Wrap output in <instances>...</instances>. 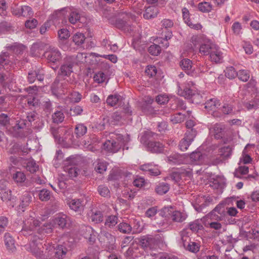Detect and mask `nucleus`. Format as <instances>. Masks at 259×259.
<instances>
[{
  "mask_svg": "<svg viewBox=\"0 0 259 259\" xmlns=\"http://www.w3.org/2000/svg\"><path fill=\"white\" fill-rule=\"evenodd\" d=\"M239 80L246 82L250 78L249 71L247 70H240L238 72L237 76Z\"/></svg>",
  "mask_w": 259,
  "mask_h": 259,
  "instance_id": "obj_43",
  "label": "nucleus"
},
{
  "mask_svg": "<svg viewBox=\"0 0 259 259\" xmlns=\"http://www.w3.org/2000/svg\"><path fill=\"white\" fill-rule=\"evenodd\" d=\"M120 99L121 97L119 95H111L108 96L106 102L109 105L113 107L116 105Z\"/></svg>",
  "mask_w": 259,
  "mask_h": 259,
  "instance_id": "obj_44",
  "label": "nucleus"
},
{
  "mask_svg": "<svg viewBox=\"0 0 259 259\" xmlns=\"http://www.w3.org/2000/svg\"><path fill=\"white\" fill-rule=\"evenodd\" d=\"M220 105V101L216 98L207 100L205 103V108L209 110H212Z\"/></svg>",
  "mask_w": 259,
  "mask_h": 259,
  "instance_id": "obj_32",
  "label": "nucleus"
},
{
  "mask_svg": "<svg viewBox=\"0 0 259 259\" xmlns=\"http://www.w3.org/2000/svg\"><path fill=\"white\" fill-rule=\"evenodd\" d=\"M98 191L100 195L104 197H109L110 193L108 188L104 185H100L98 188Z\"/></svg>",
  "mask_w": 259,
  "mask_h": 259,
  "instance_id": "obj_56",
  "label": "nucleus"
},
{
  "mask_svg": "<svg viewBox=\"0 0 259 259\" xmlns=\"http://www.w3.org/2000/svg\"><path fill=\"white\" fill-rule=\"evenodd\" d=\"M9 54L7 52L4 53L0 55V70L5 68L10 62Z\"/></svg>",
  "mask_w": 259,
  "mask_h": 259,
  "instance_id": "obj_42",
  "label": "nucleus"
},
{
  "mask_svg": "<svg viewBox=\"0 0 259 259\" xmlns=\"http://www.w3.org/2000/svg\"><path fill=\"white\" fill-rule=\"evenodd\" d=\"M24 153L23 155L25 153H27V150H25L22 146L19 143H15L12 147L9 149V152L11 154H15L19 152Z\"/></svg>",
  "mask_w": 259,
  "mask_h": 259,
  "instance_id": "obj_38",
  "label": "nucleus"
},
{
  "mask_svg": "<svg viewBox=\"0 0 259 259\" xmlns=\"http://www.w3.org/2000/svg\"><path fill=\"white\" fill-rule=\"evenodd\" d=\"M219 150L221 156L228 158L232 154V149L230 146H228L220 148Z\"/></svg>",
  "mask_w": 259,
  "mask_h": 259,
  "instance_id": "obj_55",
  "label": "nucleus"
},
{
  "mask_svg": "<svg viewBox=\"0 0 259 259\" xmlns=\"http://www.w3.org/2000/svg\"><path fill=\"white\" fill-rule=\"evenodd\" d=\"M1 197L3 201H11L14 199V196L12 195V191L8 189L7 191L3 190L1 193Z\"/></svg>",
  "mask_w": 259,
  "mask_h": 259,
  "instance_id": "obj_49",
  "label": "nucleus"
},
{
  "mask_svg": "<svg viewBox=\"0 0 259 259\" xmlns=\"http://www.w3.org/2000/svg\"><path fill=\"white\" fill-rule=\"evenodd\" d=\"M87 132V127L82 123L77 124L74 129V134L77 138H80L84 135Z\"/></svg>",
  "mask_w": 259,
  "mask_h": 259,
  "instance_id": "obj_31",
  "label": "nucleus"
},
{
  "mask_svg": "<svg viewBox=\"0 0 259 259\" xmlns=\"http://www.w3.org/2000/svg\"><path fill=\"white\" fill-rule=\"evenodd\" d=\"M189 228L192 231L197 232L203 228V226L198 220H196L189 223Z\"/></svg>",
  "mask_w": 259,
  "mask_h": 259,
  "instance_id": "obj_53",
  "label": "nucleus"
},
{
  "mask_svg": "<svg viewBox=\"0 0 259 259\" xmlns=\"http://www.w3.org/2000/svg\"><path fill=\"white\" fill-rule=\"evenodd\" d=\"M100 242L109 249L114 248L115 243V237L106 231H102L99 235Z\"/></svg>",
  "mask_w": 259,
  "mask_h": 259,
  "instance_id": "obj_7",
  "label": "nucleus"
},
{
  "mask_svg": "<svg viewBox=\"0 0 259 259\" xmlns=\"http://www.w3.org/2000/svg\"><path fill=\"white\" fill-rule=\"evenodd\" d=\"M158 13V10L157 8L150 6L146 9L143 17L146 19L154 18L157 16Z\"/></svg>",
  "mask_w": 259,
  "mask_h": 259,
  "instance_id": "obj_24",
  "label": "nucleus"
},
{
  "mask_svg": "<svg viewBox=\"0 0 259 259\" xmlns=\"http://www.w3.org/2000/svg\"><path fill=\"white\" fill-rule=\"evenodd\" d=\"M91 219L92 222L95 223H98L103 221V215L102 212L99 210H96L93 212L91 216Z\"/></svg>",
  "mask_w": 259,
  "mask_h": 259,
  "instance_id": "obj_40",
  "label": "nucleus"
},
{
  "mask_svg": "<svg viewBox=\"0 0 259 259\" xmlns=\"http://www.w3.org/2000/svg\"><path fill=\"white\" fill-rule=\"evenodd\" d=\"M40 222L34 218L28 219L24 223L21 231V233L24 236H30V244L38 246L40 241L42 240L44 236L40 233L38 235L33 234L36 227L39 226Z\"/></svg>",
  "mask_w": 259,
  "mask_h": 259,
  "instance_id": "obj_1",
  "label": "nucleus"
},
{
  "mask_svg": "<svg viewBox=\"0 0 259 259\" xmlns=\"http://www.w3.org/2000/svg\"><path fill=\"white\" fill-rule=\"evenodd\" d=\"M148 51L151 55L158 56L161 52V48L158 45L153 44L149 47Z\"/></svg>",
  "mask_w": 259,
  "mask_h": 259,
  "instance_id": "obj_52",
  "label": "nucleus"
},
{
  "mask_svg": "<svg viewBox=\"0 0 259 259\" xmlns=\"http://www.w3.org/2000/svg\"><path fill=\"white\" fill-rule=\"evenodd\" d=\"M187 218V214L184 212L178 210L173 211L171 216V220L172 222L176 223H182Z\"/></svg>",
  "mask_w": 259,
  "mask_h": 259,
  "instance_id": "obj_20",
  "label": "nucleus"
},
{
  "mask_svg": "<svg viewBox=\"0 0 259 259\" xmlns=\"http://www.w3.org/2000/svg\"><path fill=\"white\" fill-rule=\"evenodd\" d=\"M215 46L216 45L211 42L202 44L200 47L199 52L204 55H210V52H212L213 49H215Z\"/></svg>",
  "mask_w": 259,
  "mask_h": 259,
  "instance_id": "obj_27",
  "label": "nucleus"
},
{
  "mask_svg": "<svg viewBox=\"0 0 259 259\" xmlns=\"http://www.w3.org/2000/svg\"><path fill=\"white\" fill-rule=\"evenodd\" d=\"M180 66L183 70L188 74L191 76L196 75V72H194L193 68L192 62L189 59H184L180 63Z\"/></svg>",
  "mask_w": 259,
  "mask_h": 259,
  "instance_id": "obj_15",
  "label": "nucleus"
},
{
  "mask_svg": "<svg viewBox=\"0 0 259 259\" xmlns=\"http://www.w3.org/2000/svg\"><path fill=\"white\" fill-rule=\"evenodd\" d=\"M27 104L29 107L32 109V108H35L36 107L39 106L40 103L38 99L32 97L28 98Z\"/></svg>",
  "mask_w": 259,
  "mask_h": 259,
  "instance_id": "obj_62",
  "label": "nucleus"
},
{
  "mask_svg": "<svg viewBox=\"0 0 259 259\" xmlns=\"http://www.w3.org/2000/svg\"><path fill=\"white\" fill-rule=\"evenodd\" d=\"M190 157L195 164H201L203 162L204 155L200 152H193L190 154Z\"/></svg>",
  "mask_w": 259,
  "mask_h": 259,
  "instance_id": "obj_30",
  "label": "nucleus"
},
{
  "mask_svg": "<svg viewBox=\"0 0 259 259\" xmlns=\"http://www.w3.org/2000/svg\"><path fill=\"white\" fill-rule=\"evenodd\" d=\"M60 11H65L69 14L68 20L70 23L74 24L79 21L80 18V14L78 10L73 8H65Z\"/></svg>",
  "mask_w": 259,
  "mask_h": 259,
  "instance_id": "obj_14",
  "label": "nucleus"
},
{
  "mask_svg": "<svg viewBox=\"0 0 259 259\" xmlns=\"http://www.w3.org/2000/svg\"><path fill=\"white\" fill-rule=\"evenodd\" d=\"M82 112V108L80 106L76 105L70 109V114L72 116H77L80 115Z\"/></svg>",
  "mask_w": 259,
  "mask_h": 259,
  "instance_id": "obj_63",
  "label": "nucleus"
},
{
  "mask_svg": "<svg viewBox=\"0 0 259 259\" xmlns=\"http://www.w3.org/2000/svg\"><path fill=\"white\" fill-rule=\"evenodd\" d=\"M198 8L199 11L203 13H208L212 10L211 5L206 2L199 3Z\"/></svg>",
  "mask_w": 259,
  "mask_h": 259,
  "instance_id": "obj_46",
  "label": "nucleus"
},
{
  "mask_svg": "<svg viewBox=\"0 0 259 259\" xmlns=\"http://www.w3.org/2000/svg\"><path fill=\"white\" fill-rule=\"evenodd\" d=\"M209 57L211 61L215 63L220 62L223 58L222 53L219 51L217 46L215 47V49H213L212 52H210Z\"/></svg>",
  "mask_w": 259,
  "mask_h": 259,
  "instance_id": "obj_28",
  "label": "nucleus"
},
{
  "mask_svg": "<svg viewBox=\"0 0 259 259\" xmlns=\"http://www.w3.org/2000/svg\"><path fill=\"white\" fill-rule=\"evenodd\" d=\"M194 92L192 90L188 88H185L183 89L179 88L178 90V93L180 96L187 99H190Z\"/></svg>",
  "mask_w": 259,
  "mask_h": 259,
  "instance_id": "obj_39",
  "label": "nucleus"
},
{
  "mask_svg": "<svg viewBox=\"0 0 259 259\" xmlns=\"http://www.w3.org/2000/svg\"><path fill=\"white\" fill-rule=\"evenodd\" d=\"M13 179L18 185H22L25 182L26 177L24 173L21 171H17L13 175Z\"/></svg>",
  "mask_w": 259,
  "mask_h": 259,
  "instance_id": "obj_29",
  "label": "nucleus"
},
{
  "mask_svg": "<svg viewBox=\"0 0 259 259\" xmlns=\"http://www.w3.org/2000/svg\"><path fill=\"white\" fill-rule=\"evenodd\" d=\"M172 207H164L161 209L160 214L164 218H171L173 212Z\"/></svg>",
  "mask_w": 259,
  "mask_h": 259,
  "instance_id": "obj_59",
  "label": "nucleus"
},
{
  "mask_svg": "<svg viewBox=\"0 0 259 259\" xmlns=\"http://www.w3.org/2000/svg\"><path fill=\"white\" fill-rule=\"evenodd\" d=\"M104 149L109 152L114 153L117 152L121 149V145L111 138L106 141L104 144Z\"/></svg>",
  "mask_w": 259,
  "mask_h": 259,
  "instance_id": "obj_16",
  "label": "nucleus"
},
{
  "mask_svg": "<svg viewBox=\"0 0 259 259\" xmlns=\"http://www.w3.org/2000/svg\"><path fill=\"white\" fill-rule=\"evenodd\" d=\"M192 174V170L189 168H181L179 171H175L171 174L169 178L175 183H179L183 177H190Z\"/></svg>",
  "mask_w": 259,
  "mask_h": 259,
  "instance_id": "obj_11",
  "label": "nucleus"
},
{
  "mask_svg": "<svg viewBox=\"0 0 259 259\" xmlns=\"http://www.w3.org/2000/svg\"><path fill=\"white\" fill-rule=\"evenodd\" d=\"M132 17V14L129 13H121L119 18L115 21V26L117 28L121 29L124 31L130 32L133 29L128 23L130 18Z\"/></svg>",
  "mask_w": 259,
  "mask_h": 259,
  "instance_id": "obj_4",
  "label": "nucleus"
},
{
  "mask_svg": "<svg viewBox=\"0 0 259 259\" xmlns=\"http://www.w3.org/2000/svg\"><path fill=\"white\" fill-rule=\"evenodd\" d=\"M69 207L75 211L81 212L83 209V205L79 199H72L68 202Z\"/></svg>",
  "mask_w": 259,
  "mask_h": 259,
  "instance_id": "obj_23",
  "label": "nucleus"
},
{
  "mask_svg": "<svg viewBox=\"0 0 259 259\" xmlns=\"http://www.w3.org/2000/svg\"><path fill=\"white\" fill-rule=\"evenodd\" d=\"M169 190V185L167 183H161L156 186L155 188L156 192L159 195H163L166 193Z\"/></svg>",
  "mask_w": 259,
  "mask_h": 259,
  "instance_id": "obj_34",
  "label": "nucleus"
},
{
  "mask_svg": "<svg viewBox=\"0 0 259 259\" xmlns=\"http://www.w3.org/2000/svg\"><path fill=\"white\" fill-rule=\"evenodd\" d=\"M185 119V115L181 113L171 115L170 120L173 123H181Z\"/></svg>",
  "mask_w": 259,
  "mask_h": 259,
  "instance_id": "obj_50",
  "label": "nucleus"
},
{
  "mask_svg": "<svg viewBox=\"0 0 259 259\" xmlns=\"http://www.w3.org/2000/svg\"><path fill=\"white\" fill-rule=\"evenodd\" d=\"M156 136V134L151 132H146L141 137V142L147 145L149 151L153 153H161L163 150V145L159 142L153 141L150 140V138Z\"/></svg>",
  "mask_w": 259,
  "mask_h": 259,
  "instance_id": "obj_2",
  "label": "nucleus"
},
{
  "mask_svg": "<svg viewBox=\"0 0 259 259\" xmlns=\"http://www.w3.org/2000/svg\"><path fill=\"white\" fill-rule=\"evenodd\" d=\"M226 209H227V207H225L224 204H219L211 212L210 216L212 217L213 215L214 217L216 215V218H213L214 219L222 221L226 216Z\"/></svg>",
  "mask_w": 259,
  "mask_h": 259,
  "instance_id": "obj_13",
  "label": "nucleus"
},
{
  "mask_svg": "<svg viewBox=\"0 0 259 259\" xmlns=\"http://www.w3.org/2000/svg\"><path fill=\"white\" fill-rule=\"evenodd\" d=\"M67 57L70 58V61L72 62L74 65L84 63L86 62L87 55L84 53H78L76 56H69Z\"/></svg>",
  "mask_w": 259,
  "mask_h": 259,
  "instance_id": "obj_26",
  "label": "nucleus"
},
{
  "mask_svg": "<svg viewBox=\"0 0 259 259\" xmlns=\"http://www.w3.org/2000/svg\"><path fill=\"white\" fill-rule=\"evenodd\" d=\"M5 243L8 249L12 251L15 249L14 240L9 233L5 235Z\"/></svg>",
  "mask_w": 259,
  "mask_h": 259,
  "instance_id": "obj_33",
  "label": "nucleus"
},
{
  "mask_svg": "<svg viewBox=\"0 0 259 259\" xmlns=\"http://www.w3.org/2000/svg\"><path fill=\"white\" fill-rule=\"evenodd\" d=\"M140 245L145 249H153L157 246V240L152 236L147 235L138 238Z\"/></svg>",
  "mask_w": 259,
  "mask_h": 259,
  "instance_id": "obj_8",
  "label": "nucleus"
},
{
  "mask_svg": "<svg viewBox=\"0 0 259 259\" xmlns=\"http://www.w3.org/2000/svg\"><path fill=\"white\" fill-rule=\"evenodd\" d=\"M168 160L172 163L180 164L183 163V157L180 154H174L168 157Z\"/></svg>",
  "mask_w": 259,
  "mask_h": 259,
  "instance_id": "obj_45",
  "label": "nucleus"
},
{
  "mask_svg": "<svg viewBox=\"0 0 259 259\" xmlns=\"http://www.w3.org/2000/svg\"><path fill=\"white\" fill-rule=\"evenodd\" d=\"M64 170L68 172L70 177H76L79 172V169L75 166L68 165L65 167Z\"/></svg>",
  "mask_w": 259,
  "mask_h": 259,
  "instance_id": "obj_37",
  "label": "nucleus"
},
{
  "mask_svg": "<svg viewBox=\"0 0 259 259\" xmlns=\"http://www.w3.org/2000/svg\"><path fill=\"white\" fill-rule=\"evenodd\" d=\"M32 9L27 6L21 7V16L24 17H30L33 15Z\"/></svg>",
  "mask_w": 259,
  "mask_h": 259,
  "instance_id": "obj_51",
  "label": "nucleus"
},
{
  "mask_svg": "<svg viewBox=\"0 0 259 259\" xmlns=\"http://www.w3.org/2000/svg\"><path fill=\"white\" fill-rule=\"evenodd\" d=\"M238 72H237L233 67H227L225 70V75L227 77L230 79L234 78L237 76Z\"/></svg>",
  "mask_w": 259,
  "mask_h": 259,
  "instance_id": "obj_57",
  "label": "nucleus"
},
{
  "mask_svg": "<svg viewBox=\"0 0 259 259\" xmlns=\"http://www.w3.org/2000/svg\"><path fill=\"white\" fill-rule=\"evenodd\" d=\"M38 197L42 201H47L51 198V192L47 189H43L39 191Z\"/></svg>",
  "mask_w": 259,
  "mask_h": 259,
  "instance_id": "obj_41",
  "label": "nucleus"
},
{
  "mask_svg": "<svg viewBox=\"0 0 259 259\" xmlns=\"http://www.w3.org/2000/svg\"><path fill=\"white\" fill-rule=\"evenodd\" d=\"M196 135L197 131L196 130H187L184 138L180 141L179 144L181 150L184 151L187 150L192 142L194 141Z\"/></svg>",
  "mask_w": 259,
  "mask_h": 259,
  "instance_id": "obj_5",
  "label": "nucleus"
},
{
  "mask_svg": "<svg viewBox=\"0 0 259 259\" xmlns=\"http://www.w3.org/2000/svg\"><path fill=\"white\" fill-rule=\"evenodd\" d=\"M30 251L36 257H41L43 255V252L39 248V247L36 245H33L30 244Z\"/></svg>",
  "mask_w": 259,
  "mask_h": 259,
  "instance_id": "obj_58",
  "label": "nucleus"
},
{
  "mask_svg": "<svg viewBox=\"0 0 259 259\" xmlns=\"http://www.w3.org/2000/svg\"><path fill=\"white\" fill-rule=\"evenodd\" d=\"M64 119V115L61 111H57L52 115V119L54 123L62 122Z\"/></svg>",
  "mask_w": 259,
  "mask_h": 259,
  "instance_id": "obj_47",
  "label": "nucleus"
},
{
  "mask_svg": "<svg viewBox=\"0 0 259 259\" xmlns=\"http://www.w3.org/2000/svg\"><path fill=\"white\" fill-rule=\"evenodd\" d=\"M44 55L48 62L54 64L59 62L62 58L61 52L57 49L51 46L48 47Z\"/></svg>",
  "mask_w": 259,
  "mask_h": 259,
  "instance_id": "obj_6",
  "label": "nucleus"
},
{
  "mask_svg": "<svg viewBox=\"0 0 259 259\" xmlns=\"http://www.w3.org/2000/svg\"><path fill=\"white\" fill-rule=\"evenodd\" d=\"M31 201V196L30 194L28 192H25L21 197L19 209H20L21 208L22 211H24V209L29 205Z\"/></svg>",
  "mask_w": 259,
  "mask_h": 259,
  "instance_id": "obj_21",
  "label": "nucleus"
},
{
  "mask_svg": "<svg viewBox=\"0 0 259 259\" xmlns=\"http://www.w3.org/2000/svg\"><path fill=\"white\" fill-rule=\"evenodd\" d=\"M44 79V73L38 69L31 70L28 73L27 79L30 83H33L36 79L39 81H42Z\"/></svg>",
  "mask_w": 259,
  "mask_h": 259,
  "instance_id": "obj_17",
  "label": "nucleus"
},
{
  "mask_svg": "<svg viewBox=\"0 0 259 259\" xmlns=\"http://www.w3.org/2000/svg\"><path fill=\"white\" fill-rule=\"evenodd\" d=\"M118 230L124 234H129L132 231V226L128 223L125 222L120 223L118 226Z\"/></svg>",
  "mask_w": 259,
  "mask_h": 259,
  "instance_id": "obj_36",
  "label": "nucleus"
},
{
  "mask_svg": "<svg viewBox=\"0 0 259 259\" xmlns=\"http://www.w3.org/2000/svg\"><path fill=\"white\" fill-rule=\"evenodd\" d=\"M210 133L216 139H223L224 143H227L228 140L223 139L224 136V128L219 123H216L209 128Z\"/></svg>",
  "mask_w": 259,
  "mask_h": 259,
  "instance_id": "obj_10",
  "label": "nucleus"
},
{
  "mask_svg": "<svg viewBox=\"0 0 259 259\" xmlns=\"http://www.w3.org/2000/svg\"><path fill=\"white\" fill-rule=\"evenodd\" d=\"M74 65L71 62L70 58L67 57L64 59V62L60 68V74L62 76H69L73 72V67Z\"/></svg>",
  "mask_w": 259,
  "mask_h": 259,
  "instance_id": "obj_12",
  "label": "nucleus"
},
{
  "mask_svg": "<svg viewBox=\"0 0 259 259\" xmlns=\"http://www.w3.org/2000/svg\"><path fill=\"white\" fill-rule=\"evenodd\" d=\"M48 46L44 42H37L32 45L30 49V52L34 56H39L43 50H46Z\"/></svg>",
  "mask_w": 259,
  "mask_h": 259,
  "instance_id": "obj_18",
  "label": "nucleus"
},
{
  "mask_svg": "<svg viewBox=\"0 0 259 259\" xmlns=\"http://www.w3.org/2000/svg\"><path fill=\"white\" fill-rule=\"evenodd\" d=\"M106 79V75L103 72L99 71L96 73L94 76V80L98 83L103 82Z\"/></svg>",
  "mask_w": 259,
  "mask_h": 259,
  "instance_id": "obj_64",
  "label": "nucleus"
},
{
  "mask_svg": "<svg viewBox=\"0 0 259 259\" xmlns=\"http://www.w3.org/2000/svg\"><path fill=\"white\" fill-rule=\"evenodd\" d=\"M26 169L31 173H34L38 169V165L33 160L29 161L26 165Z\"/></svg>",
  "mask_w": 259,
  "mask_h": 259,
  "instance_id": "obj_60",
  "label": "nucleus"
},
{
  "mask_svg": "<svg viewBox=\"0 0 259 259\" xmlns=\"http://www.w3.org/2000/svg\"><path fill=\"white\" fill-rule=\"evenodd\" d=\"M181 237L183 246L186 250L193 253H196L199 250V244L192 241L186 231L183 230L181 232Z\"/></svg>",
  "mask_w": 259,
  "mask_h": 259,
  "instance_id": "obj_3",
  "label": "nucleus"
},
{
  "mask_svg": "<svg viewBox=\"0 0 259 259\" xmlns=\"http://www.w3.org/2000/svg\"><path fill=\"white\" fill-rule=\"evenodd\" d=\"M121 114L119 112H115L111 115L110 118H109V117L104 118L103 121L104 122L102 124V125L103 126V128H104L105 121L107 122H109V124H116L121 120Z\"/></svg>",
  "mask_w": 259,
  "mask_h": 259,
  "instance_id": "obj_22",
  "label": "nucleus"
},
{
  "mask_svg": "<svg viewBox=\"0 0 259 259\" xmlns=\"http://www.w3.org/2000/svg\"><path fill=\"white\" fill-rule=\"evenodd\" d=\"M53 229L51 225H44L37 230V233H40L44 236L45 234H49L52 232Z\"/></svg>",
  "mask_w": 259,
  "mask_h": 259,
  "instance_id": "obj_48",
  "label": "nucleus"
},
{
  "mask_svg": "<svg viewBox=\"0 0 259 259\" xmlns=\"http://www.w3.org/2000/svg\"><path fill=\"white\" fill-rule=\"evenodd\" d=\"M81 98L82 95L78 92L74 91L70 94V99L72 102L78 103Z\"/></svg>",
  "mask_w": 259,
  "mask_h": 259,
  "instance_id": "obj_61",
  "label": "nucleus"
},
{
  "mask_svg": "<svg viewBox=\"0 0 259 259\" xmlns=\"http://www.w3.org/2000/svg\"><path fill=\"white\" fill-rule=\"evenodd\" d=\"M54 222L55 225L59 228L64 229L68 228L71 223L70 218L64 213L58 214L54 219Z\"/></svg>",
  "mask_w": 259,
  "mask_h": 259,
  "instance_id": "obj_9",
  "label": "nucleus"
},
{
  "mask_svg": "<svg viewBox=\"0 0 259 259\" xmlns=\"http://www.w3.org/2000/svg\"><path fill=\"white\" fill-rule=\"evenodd\" d=\"M244 106L248 110L257 108L259 107V101L258 100L249 101L244 104Z\"/></svg>",
  "mask_w": 259,
  "mask_h": 259,
  "instance_id": "obj_54",
  "label": "nucleus"
},
{
  "mask_svg": "<svg viewBox=\"0 0 259 259\" xmlns=\"http://www.w3.org/2000/svg\"><path fill=\"white\" fill-rule=\"evenodd\" d=\"M112 139L116 141L118 144L121 145V147H123V149H125V145L130 141V136L126 135L125 136H123L122 135L120 134H115L112 137ZM126 150L128 149L127 147L125 148Z\"/></svg>",
  "mask_w": 259,
  "mask_h": 259,
  "instance_id": "obj_19",
  "label": "nucleus"
},
{
  "mask_svg": "<svg viewBox=\"0 0 259 259\" xmlns=\"http://www.w3.org/2000/svg\"><path fill=\"white\" fill-rule=\"evenodd\" d=\"M118 223V217L116 215H108L106 219L105 225L109 228H112Z\"/></svg>",
  "mask_w": 259,
  "mask_h": 259,
  "instance_id": "obj_35",
  "label": "nucleus"
},
{
  "mask_svg": "<svg viewBox=\"0 0 259 259\" xmlns=\"http://www.w3.org/2000/svg\"><path fill=\"white\" fill-rule=\"evenodd\" d=\"M72 38L76 46L80 48H83V45L85 40V37L83 33L77 32L73 35Z\"/></svg>",
  "mask_w": 259,
  "mask_h": 259,
  "instance_id": "obj_25",
  "label": "nucleus"
}]
</instances>
